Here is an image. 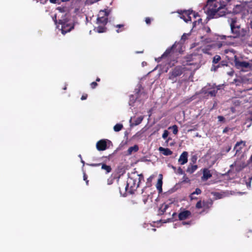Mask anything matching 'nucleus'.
<instances>
[{
    "mask_svg": "<svg viewBox=\"0 0 252 252\" xmlns=\"http://www.w3.org/2000/svg\"><path fill=\"white\" fill-rule=\"evenodd\" d=\"M230 0H207L205 6L207 14L211 18H217L227 13L226 6Z\"/></svg>",
    "mask_w": 252,
    "mask_h": 252,
    "instance_id": "1",
    "label": "nucleus"
},
{
    "mask_svg": "<svg viewBox=\"0 0 252 252\" xmlns=\"http://www.w3.org/2000/svg\"><path fill=\"white\" fill-rule=\"evenodd\" d=\"M231 35H218L217 39H225L226 37L230 38H245L249 34V30L242 28L237 22L236 18H231L230 22Z\"/></svg>",
    "mask_w": 252,
    "mask_h": 252,
    "instance_id": "2",
    "label": "nucleus"
},
{
    "mask_svg": "<svg viewBox=\"0 0 252 252\" xmlns=\"http://www.w3.org/2000/svg\"><path fill=\"white\" fill-rule=\"evenodd\" d=\"M176 46V43H174L171 47L167 49L161 57L158 59V62H159L161 59H166L170 67L173 66L178 62L177 58L172 59L174 56V49Z\"/></svg>",
    "mask_w": 252,
    "mask_h": 252,
    "instance_id": "3",
    "label": "nucleus"
},
{
    "mask_svg": "<svg viewBox=\"0 0 252 252\" xmlns=\"http://www.w3.org/2000/svg\"><path fill=\"white\" fill-rule=\"evenodd\" d=\"M138 175L137 173H132L127 178L126 186L125 187L126 191L129 194L134 193L139 186L137 183V178Z\"/></svg>",
    "mask_w": 252,
    "mask_h": 252,
    "instance_id": "4",
    "label": "nucleus"
},
{
    "mask_svg": "<svg viewBox=\"0 0 252 252\" xmlns=\"http://www.w3.org/2000/svg\"><path fill=\"white\" fill-rule=\"evenodd\" d=\"M234 62L235 67L238 69L243 71L252 70V63L243 61L236 57H235Z\"/></svg>",
    "mask_w": 252,
    "mask_h": 252,
    "instance_id": "5",
    "label": "nucleus"
},
{
    "mask_svg": "<svg viewBox=\"0 0 252 252\" xmlns=\"http://www.w3.org/2000/svg\"><path fill=\"white\" fill-rule=\"evenodd\" d=\"M186 70V68L181 65L175 66L168 74V79L172 81V83L177 81V78L181 76Z\"/></svg>",
    "mask_w": 252,
    "mask_h": 252,
    "instance_id": "6",
    "label": "nucleus"
},
{
    "mask_svg": "<svg viewBox=\"0 0 252 252\" xmlns=\"http://www.w3.org/2000/svg\"><path fill=\"white\" fill-rule=\"evenodd\" d=\"M220 90L219 87L209 85L208 87L205 86L203 87L200 91V94H203L205 96H211L212 97L215 96Z\"/></svg>",
    "mask_w": 252,
    "mask_h": 252,
    "instance_id": "7",
    "label": "nucleus"
},
{
    "mask_svg": "<svg viewBox=\"0 0 252 252\" xmlns=\"http://www.w3.org/2000/svg\"><path fill=\"white\" fill-rule=\"evenodd\" d=\"M178 12L180 14V18L183 19L186 22L191 21V17L190 16L191 14H193L195 18L198 16L197 13L193 12L192 10H184L180 12L178 11Z\"/></svg>",
    "mask_w": 252,
    "mask_h": 252,
    "instance_id": "8",
    "label": "nucleus"
},
{
    "mask_svg": "<svg viewBox=\"0 0 252 252\" xmlns=\"http://www.w3.org/2000/svg\"><path fill=\"white\" fill-rule=\"evenodd\" d=\"M59 24L62 25V33L63 34L71 31L74 27V24L67 23V22L62 20L59 21Z\"/></svg>",
    "mask_w": 252,
    "mask_h": 252,
    "instance_id": "9",
    "label": "nucleus"
},
{
    "mask_svg": "<svg viewBox=\"0 0 252 252\" xmlns=\"http://www.w3.org/2000/svg\"><path fill=\"white\" fill-rule=\"evenodd\" d=\"M181 211L178 214V218L180 220H184L191 216V213L189 210L185 209H181Z\"/></svg>",
    "mask_w": 252,
    "mask_h": 252,
    "instance_id": "10",
    "label": "nucleus"
},
{
    "mask_svg": "<svg viewBox=\"0 0 252 252\" xmlns=\"http://www.w3.org/2000/svg\"><path fill=\"white\" fill-rule=\"evenodd\" d=\"M96 149L98 151H104L107 148L106 141L104 139L98 141L96 144Z\"/></svg>",
    "mask_w": 252,
    "mask_h": 252,
    "instance_id": "11",
    "label": "nucleus"
},
{
    "mask_svg": "<svg viewBox=\"0 0 252 252\" xmlns=\"http://www.w3.org/2000/svg\"><path fill=\"white\" fill-rule=\"evenodd\" d=\"M246 142L245 141L241 140L237 142L234 147V150L236 151V153L240 152L243 148L246 146Z\"/></svg>",
    "mask_w": 252,
    "mask_h": 252,
    "instance_id": "12",
    "label": "nucleus"
},
{
    "mask_svg": "<svg viewBox=\"0 0 252 252\" xmlns=\"http://www.w3.org/2000/svg\"><path fill=\"white\" fill-rule=\"evenodd\" d=\"M188 153L186 151L183 152L180 156L178 162L181 165H184L188 162Z\"/></svg>",
    "mask_w": 252,
    "mask_h": 252,
    "instance_id": "13",
    "label": "nucleus"
},
{
    "mask_svg": "<svg viewBox=\"0 0 252 252\" xmlns=\"http://www.w3.org/2000/svg\"><path fill=\"white\" fill-rule=\"evenodd\" d=\"M244 10V6L243 4H237L235 5L232 10V13L235 14H239Z\"/></svg>",
    "mask_w": 252,
    "mask_h": 252,
    "instance_id": "14",
    "label": "nucleus"
},
{
    "mask_svg": "<svg viewBox=\"0 0 252 252\" xmlns=\"http://www.w3.org/2000/svg\"><path fill=\"white\" fill-rule=\"evenodd\" d=\"M143 118H144L143 116H140L136 118L135 119V120H134L133 121V122H132V118H131L129 121V122L131 124L130 125L131 126H137V125H139L142 122Z\"/></svg>",
    "mask_w": 252,
    "mask_h": 252,
    "instance_id": "15",
    "label": "nucleus"
},
{
    "mask_svg": "<svg viewBox=\"0 0 252 252\" xmlns=\"http://www.w3.org/2000/svg\"><path fill=\"white\" fill-rule=\"evenodd\" d=\"M108 22V18L104 16L98 17L96 20V23L97 24H102L105 26Z\"/></svg>",
    "mask_w": 252,
    "mask_h": 252,
    "instance_id": "16",
    "label": "nucleus"
},
{
    "mask_svg": "<svg viewBox=\"0 0 252 252\" xmlns=\"http://www.w3.org/2000/svg\"><path fill=\"white\" fill-rule=\"evenodd\" d=\"M197 165L189 163L187 168V172L189 174H192L197 169Z\"/></svg>",
    "mask_w": 252,
    "mask_h": 252,
    "instance_id": "17",
    "label": "nucleus"
},
{
    "mask_svg": "<svg viewBox=\"0 0 252 252\" xmlns=\"http://www.w3.org/2000/svg\"><path fill=\"white\" fill-rule=\"evenodd\" d=\"M212 174L210 173L209 170L207 168H205L203 171V177L202 178L203 180H207L208 179L212 177Z\"/></svg>",
    "mask_w": 252,
    "mask_h": 252,
    "instance_id": "18",
    "label": "nucleus"
},
{
    "mask_svg": "<svg viewBox=\"0 0 252 252\" xmlns=\"http://www.w3.org/2000/svg\"><path fill=\"white\" fill-rule=\"evenodd\" d=\"M203 207L204 208V210L208 209L211 208L213 205V201L212 200H209L207 201L203 200L202 201Z\"/></svg>",
    "mask_w": 252,
    "mask_h": 252,
    "instance_id": "19",
    "label": "nucleus"
},
{
    "mask_svg": "<svg viewBox=\"0 0 252 252\" xmlns=\"http://www.w3.org/2000/svg\"><path fill=\"white\" fill-rule=\"evenodd\" d=\"M159 150L162 152V154L164 156H170L172 154L173 152L168 148H164L159 147Z\"/></svg>",
    "mask_w": 252,
    "mask_h": 252,
    "instance_id": "20",
    "label": "nucleus"
},
{
    "mask_svg": "<svg viewBox=\"0 0 252 252\" xmlns=\"http://www.w3.org/2000/svg\"><path fill=\"white\" fill-rule=\"evenodd\" d=\"M169 207V205L166 204H162L158 210V215H162L166 211L167 208Z\"/></svg>",
    "mask_w": 252,
    "mask_h": 252,
    "instance_id": "21",
    "label": "nucleus"
},
{
    "mask_svg": "<svg viewBox=\"0 0 252 252\" xmlns=\"http://www.w3.org/2000/svg\"><path fill=\"white\" fill-rule=\"evenodd\" d=\"M139 147L137 145H135L133 146L129 147L127 151V155H130L133 152H136L138 151Z\"/></svg>",
    "mask_w": 252,
    "mask_h": 252,
    "instance_id": "22",
    "label": "nucleus"
},
{
    "mask_svg": "<svg viewBox=\"0 0 252 252\" xmlns=\"http://www.w3.org/2000/svg\"><path fill=\"white\" fill-rule=\"evenodd\" d=\"M201 190L199 188H196L195 189V190L192 192L190 195H189V198L191 200H196L197 199V197H193V195L195 194H200L201 193Z\"/></svg>",
    "mask_w": 252,
    "mask_h": 252,
    "instance_id": "23",
    "label": "nucleus"
},
{
    "mask_svg": "<svg viewBox=\"0 0 252 252\" xmlns=\"http://www.w3.org/2000/svg\"><path fill=\"white\" fill-rule=\"evenodd\" d=\"M161 177H162V175H160ZM162 177H160L159 178L158 180L156 187L157 189L159 191V192L162 191Z\"/></svg>",
    "mask_w": 252,
    "mask_h": 252,
    "instance_id": "24",
    "label": "nucleus"
},
{
    "mask_svg": "<svg viewBox=\"0 0 252 252\" xmlns=\"http://www.w3.org/2000/svg\"><path fill=\"white\" fill-rule=\"evenodd\" d=\"M101 169L105 171L106 174H108L111 172L112 168L109 165H107L105 163L101 164Z\"/></svg>",
    "mask_w": 252,
    "mask_h": 252,
    "instance_id": "25",
    "label": "nucleus"
},
{
    "mask_svg": "<svg viewBox=\"0 0 252 252\" xmlns=\"http://www.w3.org/2000/svg\"><path fill=\"white\" fill-rule=\"evenodd\" d=\"M105 26H99L95 29V30L98 33L104 32L106 31Z\"/></svg>",
    "mask_w": 252,
    "mask_h": 252,
    "instance_id": "26",
    "label": "nucleus"
},
{
    "mask_svg": "<svg viewBox=\"0 0 252 252\" xmlns=\"http://www.w3.org/2000/svg\"><path fill=\"white\" fill-rule=\"evenodd\" d=\"M221 60V57L220 55H215L213 59L212 63L213 64L218 63Z\"/></svg>",
    "mask_w": 252,
    "mask_h": 252,
    "instance_id": "27",
    "label": "nucleus"
},
{
    "mask_svg": "<svg viewBox=\"0 0 252 252\" xmlns=\"http://www.w3.org/2000/svg\"><path fill=\"white\" fill-rule=\"evenodd\" d=\"M123 127V125L121 124H117L114 126V130L116 132H118L120 131Z\"/></svg>",
    "mask_w": 252,
    "mask_h": 252,
    "instance_id": "28",
    "label": "nucleus"
},
{
    "mask_svg": "<svg viewBox=\"0 0 252 252\" xmlns=\"http://www.w3.org/2000/svg\"><path fill=\"white\" fill-rule=\"evenodd\" d=\"M246 5L248 8V12L252 14V0L249 2H247Z\"/></svg>",
    "mask_w": 252,
    "mask_h": 252,
    "instance_id": "29",
    "label": "nucleus"
},
{
    "mask_svg": "<svg viewBox=\"0 0 252 252\" xmlns=\"http://www.w3.org/2000/svg\"><path fill=\"white\" fill-rule=\"evenodd\" d=\"M70 0H50V2L52 3L60 4L62 2H67Z\"/></svg>",
    "mask_w": 252,
    "mask_h": 252,
    "instance_id": "30",
    "label": "nucleus"
},
{
    "mask_svg": "<svg viewBox=\"0 0 252 252\" xmlns=\"http://www.w3.org/2000/svg\"><path fill=\"white\" fill-rule=\"evenodd\" d=\"M169 129H172L173 130V133L175 135L177 134L178 133V126H177L176 125H173V126H170L169 128H168Z\"/></svg>",
    "mask_w": 252,
    "mask_h": 252,
    "instance_id": "31",
    "label": "nucleus"
},
{
    "mask_svg": "<svg viewBox=\"0 0 252 252\" xmlns=\"http://www.w3.org/2000/svg\"><path fill=\"white\" fill-rule=\"evenodd\" d=\"M197 159V157L196 155H193L190 158V162L189 163L195 164Z\"/></svg>",
    "mask_w": 252,
    "mask_h": 252,
    "instance_id": "32",
    "label": "nucleus"
},
{
    "mask_svg": "<svg viewBox=\"0 0 252 252\" xmlns=\"http://www.w3.org/2000/svg\"><path fill=\"white\" fill-rule=\"evenodd\" d=\"M101 13H104V15L103 16L106 17H107L109 14V11L106 9L103 10H100L99 12V15H100Z\"/></svg>",
    "mask_w": 252,
    "mask_h": 252,
    "instance_id": "33",
    "label": "nucleus"
},
{
    "mask_svg": "<svg viewBox=\"0 0 252 252\" xmlns=\"http://www.w3.org/2000/svg\"><path fill=\"white\" fill-rule=\"evenodd\" d=\"M195 207L197 209H201L203 207L202 202L201 200L198 201L196 204Z\"/></svg>",
    "mask_w": 252,
    "mask_h": 252,
    "instance_id": "34",
    "label": "nucleus"
},
{
    "mask_svg": "<svg viewBox=\"0 0 252 252\" xmlns=\"http://www.w3.org/2000/svg\"><path fill=\"white\" fill-rule=\"evenodd\" d=\"M226 44V43L224 41L219 42L216 43V46L218 47V48H221L222 46Z\"/></svg>",
    "mask_w": 252,
    "mask_h": 252,
    "instance_id": "35",
    "label": "nucleus"
},
{
    "mask_svg": "<svg viewBox=\"0 0 252 252\" xmlns=\"http://www.w3.org/2000/svg\"><path fill=\"white\" fill-rule=\"evenodd\" d=\"M137 175H138V182H137V183H138L139 184V183L141 181H144V176L143 175L141 174H138Z\"/></svg>",
    "mask_w": 252,
    "mask_h": 252,
    "instance_id": "36",
    "label": "nucleus"
},
{
    "mask_svg": "<svg viewBox=\"0 0 252 252\" xmlns=\"http://www.w3.org/2000/svg\"><path fill=\"white\" fill-rule=\"evenodd\" d=\"M169 132L167 130H165L163 131V133L162 134V137L164 139H165L168 136Z\"/></svg>",
    "mask_w": 252,
    "mask_h": 252,
    "instance_id": "37",
    "label": "nucleus"
},
{
    "mask_svg": "<svg viewBox=\"0 0 252 252\" xmlns=\"http://www.w3.org/2000/svg\"><path fill=\"white\" fill-rule=\"evenodd\" d=\"M101 163H87V165L92 166V167H96L99 166L101 165Z\"/></svg>",
    "mask_w": 252,
    "mask_h": 252,
    "instance_id": "38",
    "label": "nucleus"
},
{
    "mask_svg": "<svg viewBox=\"0 0 252 252\" xmlns=\"http://www.w3.org/2000/svg\"><path fill=\"white\" fill-rule=\"evenodd\" d=\"M176 173L178 174H180V175H182L184 173V171L183 170H182V169L179 167L177 170L176 171Z\"/></svg>",
    "mask_w": 252,
    "mask_h": 252,
    "instance_id": "39",
    "label": "nucleus"
},
{
    "mask_svg": "<svg viewBox=\"0 0 252 252\" xmlns=\"http://www.w3.org/2000/svg\"><path fill=\"white\" fill-rule=\"evenodd\" d=\"M183 179V182H185V183H189L190 182V180L189 179V178L185 175L184 176Z\"/></svg>",
    "mask_w": 252,
    "mask_h": 252,
    "instance_id": "40",
    "label": "nucleus"
},
{
    "mask_svg": "<svg viewBox=\"0 0 252 252\" xmlns=\"http://www.w3.org/2000/svg\"><path fill=\"white\" fill-rule=\"evenodd\" d=\"M97 85H98L96 82H93L91 84V87L93 89H95Z\"/></svg>",
    "mask_w": 252,
    "mask_h": 252,
    "instance_id": "41",
    "label": "nucleus"
},
{
    "mask_svg": "<svg viewBox=\"0 0 252 252\" xmlns=\"http://www.w3.org/2000/svg\"><path fill=\"white\" fill-rule=\"evenodd\" d=\"M203 30L207 33H209L211 32V29L209 27H204Z\"/></svg>",
    "mask_w": 252,
    "mask_h": 252,
    "instance_id": "42",
    "label": "nucleus"
},
{
    "mask_svg": "<svg viewBox=\"0 0 252 252\" xmlns=\"http://www.w3.org/2000/svg\"><path fill=\"white\" fill-rule=\"evenodd\" d=\"M218 68V66L215 65V64H213L211 68V70L216 71L217 70Z\"/></svg>",
    "mask_w": 252,
    "mask_h": 252,
    "instance_id": "43",
    "label": "nucleus"
},
{
    "mask_svg": "<svg viewBox=\"0 0 252 252\" xmlns=\"http://www.w3.org/2000/svg\"><path fill=\"white\" fill-rule=\"evenodd\" d=\"M225 65H226V64L224 63V62L222 61L220 63H219L218 64H217V65L218 66V68H220V67L224 66Z\"/></svg>",
    "mask_w": 252,
    "mask_h": 252,
    "instance_id": "44",
    "label": "nucleus"
},
{
    "mask_svg": "<svg viewBox=\"0 0 252 252\" xmlns=\"http://www.w3.org/2000/svg\"><path fill=\"white\" fill-rule=\"evenodd\" d=\"M140 87H139L138 89H136L135 90V95L136 96V98H138V94H139V93L140 92Z\"/></svg>",
    "mask_w": 252,
    "mask_h": 252,
    "instance_id": "45",
    "label": "nucleus"
},
{
    "mask_svg": "<svg viewBox=\"0 0 252 252\" xmlns=\"http://www.w3.org/2000/svg\"><path fill=\"white\" fill-rule=\"evenodd\" d=\"M182 224L184 225H190L192 224V221H183Z\"/></svg>",
    "mask_w": 252,
    "mask_h": 252,
    "instance_id": "46",
    "label": "nucleus"
},
{
    "mask_svg": "<svg viewBox=\"0 0 252 252\" xmlns=\"http://www.w3.org/2000/svg\"><path fill=\"white\" fill-rule=\"evenodd\" d=\"M145 22L147 24L150 25L151 22V20L150 18L146 17L145 18Z\"/></svg>",
    "mask_w": 252,
    "mask_h": 252,
    "instance_id": "47",
    "label": "nucleus"
},
{
    "mask_svg": "<svg viewBox=\"0 0 252 252\" xmlns=\"http://www.w3.org/2000/svg\"><path fill=\"white\" fill-rule=\"evenodd\" d=\"M83 179H84V180H85L86 181V184L88 185V183H89V180H87V176L86 174V173H84Z\"/></svg>",
    "mask_w": 252,
    "mask_h": 252,
    "instance_id": "48",
    "label": "nucleus"
},
{
    "mask_svg": "<svg viewBox=\"0 0 252 252\" xmlns=\"http://www.w3.org/2000/svg\"><path fill=\"white\" fill-rule=\"evenodd\" d=\"M187 39V34L186 33H184L181 37V40L183 41H185Z\"/></svg>",
    "mask_w": 252,
    "mask_h": 252,
    "instance_id": "49",
    "label": "nucleus"
},
{
    "mask_svg": "<svg viewBox=\"0 0 252 252\" xmlns=\"http://www.w3.org/2000/svg\"><path fill=\"white\" fill-rule=\"evenodd\" d=\"M218 119L219 121H220V122L224 121L225 120L224 118L222 116H219L218 117Z\"/></svg>",
    "mask_w": 252,
    "mask_h": 252,
    "instance_id": "50",
    "label": "nucleus"
},
{
    "mask_svg": "<svg viewBox=\"0 0 252 252\" xmlns=\"http://www.w3.org/2000/svg\"><path fill=\"white\" fill-rule=\"evenodd\" d=\"M87 97H88L87 94H83L81 97V99L82 100H85L87 98Z\"/></svg>",
    "mask_w": 252,
    "mask_h": 252,
    "instance_id": "51",
    "label": "nucleus"
},
{
    "mask_svg": "<svg viewBox=\"0 0 252 252\" xmlns=\"http://www.w3.org/2000/svg\"><path fill=\"white\" fill-rule=\"evenodd\" d=\"M229 129H230V128H229V127H225V128L223 129L222 132H223V133H225L227 132V131H228Z\"/></svg>",
    "mask_w": 252,
    "mask_h": 252,
    "instance_id": "52",
    "label": "nucleus"
},
{
    "mask_svg": "<svg viewBox=\"0 0 252 252\" xmlns=\"http://www.w3.org/2000/svg\"><path fill=\"white\" fill-rule=\"evenodd\" d=\"M201 21H202V19L201 18H200L198 20V21H195L193 22V26L194 27L195 26L197 22H198V23H199L200 22H201Z\"/></svg>",
    "mask_w": 252,
    "mask_h": 252,
    "instance_id": "53",
    "label": "nucleus"
},
{
    "mask_svg": "<svg viewBox=\"0 0 252 252\" xmlns=\"http://www.w3.org/2000/svg\"><path fill=\"white\" fill-rule=\"evenodd\" d=\"M124 27V24H118L115 26L116 28H123Z\"/></svg>",
    "mask_w": 252,
    "mask_h": 252,
    "instance_id": "54",
    "label": "nucleus"
},
{
    "mask_svg": "<svg viewBox=\"0 0 252 252\" xmlns=\"http://www.w3.org/2000/svg\"><path fill=\"white\" fill-rule=\"evenodd\" d=\"M130 101L132 100H133V103L135 101L134 97L133 95H131L130 96Z\"/></svg>",
    "mask_w": 252,
    "mask_h": 252,
    "instance_id": "55",
    "label": "nucleus"
},
{
    "mask_svg": "<svg viewBox=\"0 0 252 252\" xmlns=\"http://www.w3.org/2000/svg\"><path fill=\"white\" fill-rule=\"evenodd\" d=\"M113 181V179H108L107 181L108 184L110 185V184H112Z\"/></svg>",
    "mask_w": 252,
    "mask_h": 252,
    "instance_id": "56",
    "label": "nucleus"
},
{
    "mask_svg": "<svg viewBox=\"0 0 252 252\" xmlns=\"http://www.w3.org/2000/svg\"><path fill=\"white\" fill-rule=\"evenodd\" d=\"M246 184L248 188H250L251 185V181H249V182L246 183Z\"/></svg>",
    "mask_w": 252,
    "mask_h": 252,
    "instance_id": "57",
    "label": "nucleus"
},
{
    "mask_svg": "<svg viewBox=\"0 0 252 252\" xmlns=\"http://www.w3.org/2000/svg\"><path fill=\"white\" fill-rule=\"evenodd\" d=\"M169 166L171 167L174 170V172L175 173L176 172V167H175L173 165H170Z\"/></svg>",
    "mask_w": 252,
    "mask_h": 252,
    "instance_id": "58",
    "label": "nucleus"
},
{
    "mask_svg": "<svg viewBox=\"0 0 252 252\" xmlns=\"http://www.w3.org/2000/svg\"><path fill=\"white\" fill-rule=\"evenodd\" d=\"M250 116L249 119L251 121H252V111L250 112Z\"/></svg>",
    "mask_w": 252,
    "mask_h": 252,
    "instance_id": "59",
    "label": "nucleus"
},
{
    "mask_svg": "<svg viewBox=\"0 0 252 252\" xmlns=\"http://www.w3.org/2000/svg\"><path fill=\"white\" fill-rule=\"evenodd\" d=\"M152 177H150L149 178H148L147 179V182H151L152 181Z\"/></svg>",
    "mask_w": 252,
    "mask_h": 252,
    "instance_id": "60",
    "label": "nucleus"
},
{
    "mask_svg": "<svg viewBox=\"0 0 252 252\" xmlns=\"http://www.w3.org/2000/svg\"><path fill=\"white\" fill-rule=\"evenodd\" d=\"M56 15H55V16L53 17V20L54 21V22H55V23H57V19H56Z\"/></svg>",
    "mask_w": 252,
    "mask_h": 252,
    "instance_id": "61",
    "label": "nucleus"
},
{
    "mask_svg": "<svg viewBox=\"0 0 252 252\" xmlns=\"http://www.w3.org/2000/svg\"><path fill=\"white\" fill-rule=\"evenodd\" d=\"M207 49H204L203 50V52H204V53H206V54H209V53L207 51Z\"/></svg>",
    "mask_w": 252,
    "mask_h": 252,
    "instance_id": "62",
    "label": "nucleus"
},
{
    "mask_svg": "<svg viewBox=\"0 0 252 252\" xmlns=\"http://www.w3.org/2000/svg\"><path fill=\"white\" fill-rule=\"evenodd\" d=\"M123 31H124V29H123L122 30H119L118 29V30H116V32H117V33H119V32H122Z\"/></svg>",
    "mask_w": 252,
    "mask_h": 252,
    "instance_id": "63",
    "label": "nucleus"
},
{
    "mask_svg": "<svg viewBox=\"0 0 252 252\" xmlns=\"http://www.w3.org/2000/svg\"><path fill=\"white\" fill-rule=\"evenodd\" d=\"M249 162H252V155L251 156L250 158L249 159Z\"/></svg>",
    "mask_w": 252,
    "mask_h": 252,
    "instance_id": "64",
    "label": "nucleus"
}]
</instances>
